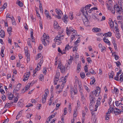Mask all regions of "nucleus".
Instances as JSON below:
<instances>
[{"instance_id": "72a5a7b5", "label": "nucleus", "mask_w": 123, "mask_h": 123, "mask_svg": "<svg viewBox=\"0 0 123 123\" xmlns=\"http://www.w3.org/2000/svg\"><path fill=\"white\" fill-rule=\"evenodd\" d=\"M71 47H70L69 46V44H67L66 46L65 49L66 50H68L69 49H71Z\"/></svg>"}, {"instance_id": "49530a36", "label": "nucleus", "mask_w": 123, "mask_h": 123, "mask_svg": "<svg viewBox=\"0 0 123 123\" xmlns=\"http://www.w3.org/2000/svg\"><path fill=\"white\" fill-rule=\"evenodd\" d=\"M67 108H64L63 110V114L64 115H65L66 114L67 112Z\"/></svg>"}, {"instance_id": "9d476101", "label": "nucleus", "mask_w": 123, "mask_h": 123, "mask_svg": "<svg viewBox=\"0 0 123 123\" xmlns=\"http://www.w3.org/2000/svg\"><path fill=\"white\" fill-rule=\"evenodd\" d=\"M55 11L58 15H60L62 14H63L62 11L60 10L58 8H56L55 9Z\"/></svg>"}, {"instance_id": "2eb2a0df", "label": "nucleus", "mask_w": 123, "mask_h": 123, "mask_svg": "<svg viewBox=\"0 0 123 123\" xmlns=\"http://www.w3.org/2000/svg\"><path fill=\"white\" fill-rule=\"evenodd\" d=\"M0 37L2 38L4 37L5 36V34L3 30L1 29L0 32Z\"/></svg>"}, {"instance_id": "412c9836", "label": "nucleus", "mask_w": 123, "mask_h": 123, "mask_svg": "<svg viewBox=\"0 0 123 123\" xmlns=\"http://www.w3.org/2000/svg\"><path fill=\"white\" fill-rule=\"evenodd\" d=\"M16 4L20 7H22L23 6V4L22 2L19 0H17Z\"/></svg>"}, {"instance_id": "052dcab7", "label": "nucleus", "mask_w": 123, "mask_h": 123, "mask_svg": "<svg viewBox=\"0 0 123 123\" xmlns=\"http://www.w3.org/2000/svg\"><path fill=\"white\" fill-rule=\"evenodd\" d=\"M71 41L70 42H72L75 37V36L74 35H72L71 36Z\"/></svg>"}, {"instance_id": "6e6552de", "label": "nucleus", "mask_w": 123, "mask_h": 123, "mask_svg": "<svg viewBox=\"0 0 123 123\" xmlns=\"http://www.w3.org/2000/svg\"><path fill=\"white\" fill-rule=\"evenodd\" d=\"M68 17L67 16L66 14H65L63 18L62 19L64 22L66 24L67 23L68 21Z\"/></svg>"}, {"instance_id": "c756f323", "label": "nucleus", "mask_w": 123, "mask_h": 123, "mask_svg": "<svg viewBox=\"0 0 123 123\" xmlns=\"http://www.w3.org/2000/svg\"><path fill=\"white\" fill-rule=\"evenodd\" d=\"M31 84V83H28L25 86V90H28V89H29L30 87V85Z\"/></svg>"}, {"instance_id": "bf43d9fd", "label": "nucleus", "mask_w": 123, "mask_h": 123, "mask_svg": "<svg viewBox=\"0 0 123 123\" xmlns=\"http://www.w3.org/2000/svg\"><path fill=\"white\" fill-rule=\"evenodd\" d=\"M119 111H114V113L115 114V115H117L118 114H119L120 113V110H119Z\"/></svg>"}, {"instance_id": "0e129e2a", "label": "nucleus", "mask_w": 123, "mask_h": 123, "mask_svg": "<svg viewBox=\"0 0 123 123\" xmlns=\"http://www.w3.org/2000/svg\"><path fill=\"white\" fill-rule=\"evenodd\" d=\"M80 42V38H78L77 40L75 42H74V43L76 45V44L78 43H79Z\"/></svg>"}, {"instance_id": "9b49d317", "label": "nucleus", "mask_w": 123, "mask_h": 123, "mask_svg": "<svg viewBox=\"0 0 123 123\" xmlns=\"http://www.w3.org/2000/svg\"><path fill=\"white\" fill-rule=\"evenodd\" d=\"M109 24L110 26L112 28L114 26L113 22L111 18H110L109 20Z\"/></svg>"}, {"instance_id": "ddd939ff", "label": "nucleus", "mask_w": 123, "mask_h": 123, "mask_svg": "<svg viewBox=\"0 0 123 123\" xmlns=\"http://www.w3.org/2000/svg\"><path fill=\"white\" fill-rule=\"evenodd\" d=\"M111 35L112 33L110 31L109 32L107 33L104 34L103 35L104 36L107 37H110L111 36Z\"/></svg>"}, {"instance_id": "5701e85b", "label": "nucleus", "mask_w": 123, "mask_h": 123, "mask_svg": "<svg viewBox=\"0 0 123 123\" xmlns=\"http://www.w3.org/2000/svg\"><path fill=\"white\" fill-rule=\"evenodd\" d=\"M65 67L63 66V65L61 66L60 68V69L61 70V72L62 73H63L65 71Z\"/></svg>"}, {"instance_id": "8fccbe9b", "label": "nucleus", "mask_w": 123, "mask_h": 123, "mask_svg": "<svg viewBox=\"0 0 123 123\" xmlns=\"http://www.w3.org/2000/svg\"><path fill=\"white\" fill-rule=\"evenodd\" d=\"M84 69L85 72L86 73L88 71V68L87 65H86L84 67Z\"/></svg>"}, {"instance_id": "a878e982", "label": "nucleus", "mask_w": 123, "mask_h": 123, "mask_svg": "<svg viewBox=\"0 0 123 123\" xmlns=\"http://www.w3.org/2000/svg\"><path fill=\"white\" fill-rule=\"evenodd\" d=\"M95 97H91L90 98V100L91 102V103H93L95 102V101L94 100L95 99Z\"/></svg>"}, {"instance_id": "ea45409f", "label": "nucleus", "mask_w": 123, "mask_h": 123, "mask_svg": "<svg viewBox=\"0 0 123 123\" xmlns=\"http://www.w3.org/2000/svg\"><path fill=\"white\" fill-rule=\"evenodd\" d=\"M33 30L32 29H31V39H33Z\"/></svg>"}, {"instance_id": "f8f14e48", "label": "nucleus", "mask_w": 123, "mask_h": 123, "mask_svg": "<svg viewBox=\"0 0 123 123\" xmlns=\"http://www.w3.org/2000/svg\"><path fill=\"white\" fill-rule=\"evenodd\" d=\"M93 31L94 32H97L100 31L101 30L100 28H94L92 29Z\"/></svg>"}, {"instance_id": "f03ea898", "label": "nucleus", "mask_w": 123, "mask_h": 123, "mask_svg": "<svg viewBox=\"0 0 123 123\" xmlns=\"http://www.w3.org/2000/svg\"><path fill=\"white\" fill-rule=\"evenodd\" d=\"M88 10L85 8L84 7H82L81 10V12L83 14V15L84 16L85 18L88 20L87 16H88L87 13Z\"/></svg>"}, {"instance_id": "4468645a", "label": "nucleus", "mask_w": 123, "mask_h": 123, "mask_svg": "<svg viewBox=\"0 0 123 123\" xmlns=\"http://www.w3.org/2000/svg\"><path fill=\"white\" fill-rule=\"evenodd\" d=\"M103 40L104 42L106 43L108 45H111V43L110 41L108 39H106L105 37H104L103 38Z\"/></svg>"}, {"instance_id": "4be33fe9", "label": "nucleus", "mask_w": 123, "mask_h": 123, "mask_svg": "<svg viewBox=\"0 0 123 123\" xmlns=\"http://www.w3.org/2000/svg\"><path fill=\"white\" fill-rule=\"evenodd\" d=\"M4 49V47H2L1 51L0 53V55H1L2 57H4V55L3 54V52Z\"/></svg>"}, {"instance_id": "39448f33", "label": "nucleus", "mask_w": 123, "mask_h": 123, "mask_svg": "<svg viewBox=\"0 0 123 123\" xmlns=\"http://www.w3.org/2000/svg\"><path fill=\"white\" fill-rule=\"evenodd\" d=\"M61 38V35L60 34H59L55 37L54 41L55 42H58L62 40Z\"/></svg>"}, {"instance_id": "1a4fd4ad", "label": "nucleus", "mask_w": 123, "mask_h": 123, "mask_svg": "<svg viewBox=\"0 0 123 123\" xmlns=\"http://www.w3.org/2000/svg\"><path fill=\"white\" fill-rule=\"evenodd\" d=\"M78 88L79 92L80 93H82L83 92V90L82 89V85L81 84H80L78 83Z\"/></svg>"}, {"instance_id": "4d7b16f0", "label": "nucleus", "mask_w": 123, "mask_h": 123, "mask_svg": "<svg viewBox=\"0 0 123 123\" xmlns=\"http://www.w3.org/2000/svg\"><path fill=\"white\" fill-rule=\"evenodd\" d=\"M110 116V115L106 114L105 119L106 120H109V116Z\"/></svg>"}, {"instance_id": "4c0bfd02", "label": "nucleus", "mask_w": 123, "mask_h": 123, "mask_svg": "<svg viewBox=\"0 0 123 123\" xmlns=\"http://www.w3.org/2000/svg\"><path fill=\"white\" fill-rule=\"evenodd\" d=\"M115 63H116V65L119 68H120V67L119 66L121 65V63L119 61H117V62H115Z\"/></svg>"}, {"instance_id": "a18cd8bd", "label": "nucleus", "mask_w": 123, "mask_h": 123, "mask_svg": "<svg viewBox=\"0 0 123 123\" xmlns=\"http://www.w3.org/2000/svg\"><path fill=\"white\" fill-rule=\"evenodd\" d=\"M115 103L116 104V106L117 107H118L119 106V105H120V104H121V105L122 104L121 103H119V101H117L115 102Z\"/></svg>"}, {"instance_id": "e433bc0d", "label": "nucleus", "mask_w": 123, "mask_h": 123, "mask_svg": "<svg viewBox=\"0 0 123 123\" xmlns=\"http://www.w3.org/2000/svg\"><path fill=\"white\" fill-rule=\"evenodd\" d=\"M113 74H114V72L113 71H112L111 73H110L109 75V78H112L113 79Z\"/></svg>"}, {"instance_id": "393cba45", "label": "nucleus", "mask_w": 123, "mask_h": 123, "mask_svg": "<svg viewBox=\"0 0 123 123\" xmlns=\"http://www.w3.org/2000/svg\"><path fill=\"white\" fill-rule=\"evenodd\" d=\"M18 105L19 107H22L24 106V104L22 102H20V101H19V102L17 104Z\"/></svg>"}, {"instance_id": "f3484780", "label": "nucleus", "mask_w": 123, "mask_h": 123, "mask_svg": "<svg viewBox=\"0 0 123 123\" xmlns=\"http://www.w3.org/2000/svg\"><path fill=\"white\" fill-rule=\"evenodd\" d=\"M14 95L12 94L11 92L9 93L8 99L10 100H12L13 98Z\"/></svg>"}, {"instance_id": "774afa93", "label": "nucleus", "mask_w": 123, "mask_h": 123, "mask_svg": "<svg viewBox=\"0 0 123 123\" xmlns=\"http://www.w3.org/2000/svg\"><path fill=\"white\" fill-rule=\"evenodd\" d=\"M0 92L2 94H4L5 93V92L4 90L2 89H0Z\"/></svg>"}, {"instance_id": "7c9ffc66", "label": "nucleus", "mask_w": 123, "mask_h": 123, "mask_svg": "<svg viewBox=\"0 0 123 123\" xmlns=\"http://www.w3.org/2000/svg\"><path fill=\"white\" fill-rule=\"evenodd\" d=\"M80 75L82 79H84L85 76V73L84 72H81Z\"/></svg>"}, {"instance_id": "338daca9", "label": "nucleus", "mask_w": 123, "mask_h": 123, "mask_svg": "<svg viewBox=\"0 0 123 123\" xmlns=\"http://www.w3.org/2000/svg\"><path fill=\"white\" fill-rule=\"evenodd\" d=\"M118 122L119 123H123V119H120L118 120Z\"/></svg>"}, {"instance_id": "473e14b6", "label": "nucleus", "mask_w": 123, "mask_h": 123, "mask_svg": "<svg viewBox=\"0 0 123 123\" xmlns=\"http://www.w3.org/2000/svg\"><path fill=\"white\" fill-rule=\"evenodd\" d=\"M54 28L57 30H58L61 28V27L59 26L58 24H57V25L54 26Z\"/></svg>"}, {"instance_id": "c85d7f7f", "label": "nucleus", "mask_w": 123, "mask_h": 123, "mask_svg": "<svg viewBox=\"0 0 123 123\" xmlns=\"http://www.w3.org/2000/svg\"><path fill=\"white\" fill-rule=\"evenodd\" d=\"M53 96H51V97L50 98V99L49 101V102L48 103V105H51V104L52 102V101L53 99Z\"/></svg>"}, {"instance_id": "cd10ccee", "label": "nucleus", "mask_w": 123, "mask_h": 123, "mask_svg": "<svg viewBox=\"0 0 123 123\" xmlns=\"http://www.w3.org/2000/svg\"><path fill=\"white\" fill-rule=\"evenodd\" d=\"M60 76V73L59 72L56 71V75L55 76V78L59 79Z\"/></svg>"}, {"instance_id": "3c124183", "label": "nucleus", "mask_w": 123, "mask_h": 123, "mask_svg": "<svg viewBox=\"0 0 123 123\" xmlns=\"http://www.w3.org/2000/svg\"><path fill=\"white\" fill-rule=\"evenodd\" d=\"M19 90V88H18L16 87V88L15 89L13 90V92L14 93H16Z\"/></svg>"}, {"instance_id": "79ce46f5", "label": "nucleus", "mask_w": 123, "mask_h": 123, "mask_svg": "<svg viewBox=\"0 0 123 123\" xmlns=\"http://www.w3.org/2000/svg\"><path fill=\"white\" fill-rule=\"evenodd\" d=\"M64 86V84L63 83V82L62 83L60 88L59 90L61 92L62 91V89H63V88Z\"/></svg>"}, {"instance_id": "6ab92c4d", "label": "nucleus", "mask_w": 123, "mask_h": 123, "mask_svg": "<svg viewBox=\"0 0 123 123\" xmlns=\"http://www.w3.org/2000/svg\"><path fill=\"white\" fill-rule=\"evenodd\" d=\"M74 58L71 55H70V58L68 62V64L69 65L72 62V60H73Z\"/></svg>"}, {"instance_id": "e2e57ef3", "label": "nucleus", "mask_w": 123, "mask_h": 123, "mask_svg": "<svg viewBox=\"0 0 123 123\" xmlns=\"http://www.w3.org/2000/svg\"><path fill=\"white\" fill-rule=\"evenodd\" d=\"M87 59L88 63H90L92 62V61L90 57L87 58Z\"/></svg>"}, {"instance_id": "09e8293b", "label": "nucleus", "mask_w": 123, "mask_h": 123, "mask_svg": "<svg viewBox=\"0 0 123 123\" xmlns=\"http://www.w3.org/2000/svg\"><path fill=\"white\" fill-rule=\"evenodd\" d=\"M93 78L92 80L90 82V84L91 85H92L94 84V82L95 81V80L94 78L93 77Z\"/></svg>"}, {"instance_id": "aec40b11", "label": "nucleus", "mask_w": 123, "mask_h": 123, "mask_svg": "<svg viewBox=\"0 0 123 123\" xmlns=\"http://www.w3.org/2000/svg\"><path fill=\"white\" fill-rule=\"evenodd\" d=\"M81 98L82 101H84L85 100V97L84 96L83 93H80Z\"/></svg>"}, {"instance_id": "c03bdc74", "label": "nucleus", "mask_w": 123, "mask_h": 123, "mask_svg": "<svg viewBox=\"0 0 123 123\" xmlns=\"http://www.w3.org/2000/svg\"><path fill=\"white\" fill-rule=\"evenodd\" d=\"M59 80V79L55 78L54 79V83L55 85H56L57 84V81Z\"/></svg>"}, {"instance_id": "423d86ee", "label": "nucleus", "mask_w": 123, "mask_h": 123, "mask_svg": "<svg viewBox=\"0 0 123 123\" xmlns=\"http://www.w3.org/2000/svg\"><path fill=\"white\" fill-rule=\"evenodd\" d=\"M47 97V93L46 92H45L44 94V96L43 97H42V102L43 104L45 103V102L46 98Z\"/></svg>"}, {"instance_id": "b1692460", "label": "nucleus", "mask_w": 123, "mask_h": 123, "mask_svg": "<svg viewBox=\"0 0 123 123\" xmlns=\"http://www.w3.org/2000/svg\"><path fill=\"white\" fill-rule=\"evenodd\" d=\"M112 92L114 94V93H116V94H118V89L116 87H114V91L113 92L112 91Z\"/></svg>"}, {"instance_id": "de8ad7c7", "label": "nucleus", "mask_w": 123, "mask_h": 123, "mask_svg": "<svg viewBox=\"0 0 123 123\" xmlns=\"http://www.w3.org/2000/svg\"><path fill=\"white\" fill-rule=\"evenodd\" d=\"M89 71L90 73H91L92 74H96V73L92 69H90Z\"/></svg>"}, {"instance_id": "37998d69", "label": "nucleus", "mask_w": 123, "mask_h": 123, "mask_svg": "<svg viewBox=\"0 0 123 123\" xmlns=\"http://www.w3.org/2000/svg\"><path fill=\"white\" fill-rule=\"evenodd\" d=\"M77 110L76 109L74 110V113L73 114V116L74 117H76L77 115V112H76Z\"/></svg>"}, {"instance_id": "864d4df0", "label": "nucleus", "mask_w": 123, "mask_h": 123, "mask_svg": "<svg viewBox=\"0 0 123 123\" xmlns=\"http://www.w3.org/2000/svg\"><path fill=\"white\" fill-rule=\"evenodd\" d=\"M39 79L41 81L42 80V79H43L44 78V77L43 75L42 74H41L39 76Z\"/></svg>"}, {"instance_id": "c9c22d12", "label": "nucleus", "mask_w": 123, "mask_h": 123, "mask_svg": "<svg viewBox=\"0 0 123 123\" xmlns=\"http://www.w3.org/2000/svg\"><path fill=\"white\" fill-rule=\"evenodd\" d=\"M81 66V65L80 63H78L77 65V70L80 71V68Z\"/></svg>"}, {"instance_id": "13d9d810", "label": "nucleus", "mask_w": 123, "mask_h": 123, "mask_svg": "<svg viewBox=\"0 0 123 123\" xmlns=\"http://www.w3.org/2000/svg\"><path fill=\"white\" fill-rule=\"evenodd\" d=\"M94 92H91L90 93V97H95L94 96Z\"/></svg>"}, {"instance_id": "680f3d73", "label": "nucleus", "mask_w": 123, "mask_h": 123, "mask_svg": "<svg viewBox=\"0 0 123 123\" xmlns=\"http://www.w3.org/2000/svg\"><path fill=\"white\" fill-rule=\"evenodd\" d=\"M86 113H85L84 111H82V117H83V119H85V118L84 117H85V116L86 115Z\"/></svg>"}, {"instance_id": "58836bf2", "label": "nucleus", "mask_w": 123, "mask_h": 123, "mask_svg": "<svg viewBox=\"0 0 123 123\" xmlns=\"http://www.w3.org/2000/svg\"><path fill=\"white\" fill-rule=\"evenodd\" d=\"M93 92H94V93L96 96H98L99 95V93L96 90H95V91Z\"/></svg>"}, {"instance_id": "0eeeda50", "label": "nucleus", "mask_w": 123, "mask_h": 123, "mask_svg": "<svg viewBox=\"0 0 123 123\" xmlns=\"http://www.w3.org/2000/svg\"><path fill=\"white\" fill-rule=\"evenodd\" d=\"M30 74V72H29L27 74H25L24 75V79H23V80L24 81H25L26 80H27L28 79V77Z\"/></svg>"}, {"instance_id": "f704fd0d", "label": "nucleus", "mask_w": 123, "mask_h": 123, "mask_svg": "<svg viewBox=\"0 0 123 123\" xmlns=\"http://www.w3.org/2000/svg\"><path fill=\"white\" fill-rule=\"evenodd\" d=\"M116 36L118 39L120 37V35L119 32H116Z\"/></svg>"}, {"instance_id": "20e7f679", "label": "nucleus", "mask_w": 123, "mask_h": 123, "mask_svg": "<svg viewBox=\"0 0 123 123\" xmlns=\"http://www.w3.org/2000/svg\"><path fill=\"white\" fill-rule=\"evenodd\" d=\"M71 97L73 98L74 97V95L76 94H77V90L76 89V90L74 89L73 90H72L71 91Z\"/></svg>"}, {"instance_id": "6e6d98bb", "label": "nucleus", "mask_w": 123, "mask_h": 123, "mask_svg": "<svg viewBox=\"0 0 123 123\" xmlns=\"http://www.w3.org/2000/svg\"><path fill=\"white\" fill-rule=\"evenodd\" d=\"M21 65V64H20V61H19L18 62H17L16 65V66L17 67L20 68Z\"/></svg>"}, {"instance_id": "f257e3e1", "label": "nucleus", "mask_w": 123, "mask_h": 123, "mask_svg": "<svg viewBox=\"0 0 123 123\" xmlns=\"http://www.w3.org/2000/svg\"><path fill=\"white\" fill-rule=\"evenodd\" d=\"M114 9L116 11V13L120 14H121V12H123V9L122 7L119 6L118 4H117L114 5Z\"/></svg>"}, {"instance_id": "2f4dec72", "label": "nucleus", "mask_w": 123, "mask_h": 123, "mask_svg": "<svg viewBox=\"0 0 123 123\" xmlns=\"http://www.w3.org/2000/svg\"><path fill=\"white\" fill-rule=\"evenodd\" d=\"M39 8L40 9V12H43V10L42 8V4L41 3H40L39 4Z\"/></svg>"}, {"instance_id": "69168bd1", "label": "nucleus", "mask_w": 123, "mask_h": 123, "mask_svg": "<svg viewBox=\"0 0 123 123\" xmlns=\"http://www.w3.org/2000/svg\"><path fill=\"white\" fill-rule=\"evenodd\" d=\"M21 86V84H19L17 85L16 87L20 89V88Z\"/></svg>"}, {"instance_id": "7ed1b4c3", "label": "nucleus", "mask_w": 123, "mask_h": 123, "mask_svg": "<svg viewBox=\"0 0 123 123\" xmlns=\"http://www.w3.org/2000/svg\"><path fill=\"white\" fill-rule=\"evenodd\" d=\"M47 39V36L43 34L41 40L43 44L45 46H46L47 44L45 42V40Z\"/></svg>"}, {"instance_id": "dca6fc26", "label": "nucleus", "mask_w": 123, "mask_h": 123, "mask_svg": "<svg viewBox=\"0 0 123 123\" xmlns=\"http://www.w3.org/2000/svg\"><path fill=\"white\" fill-rule=\"evenodd\" d=\"M101 99V97H99L97 99V101L96 103V105H98V106L100 104V101Z\"/></svg>"}, {"instance_id": "a211bd4d", "label": "nucleus", "mask_w": 123, "mask_h": 123, "mask_svg": "<svg viewBox=\"0 0 123 123\" xmlns=\"http://www.w3.org/2000/svg\"><path fill=\"white\" fill-rule=\"evenodd\" d=\"M69 17L70 19L72 20L73 19L74 17L73 16V13L72 12H70L69 14Z\"/></svg>"}, {"instance_id": "603ef678", "label": "nucleus", "mask_w": 123, "mask_h": 123, "mask_svg": "<svg viewBox=\"0 0 123 123\" xmlns=\"http://www.w3.org/2000/svg\"><path fill=\"white\" fill-rule=\"evenodd\" d=\"M25 55L26 56H30V54L28 53V51L26 50H25Z\"/></svg>"}, {"instance_id": "bb28decb", "label": "nucleus", "mask_w": 123, "mask_h": 123, "mask_svg": "<svg viewBox=\"0 0 123 123\" xmlns=\"http://www.w3.org/2000/svg\"><path fill=\"white\" fill-rule=\"evenodd\" d=\"M39 66H41V65H40L39 64H37V67L35 69V70L36 71H38L40 69V68Z\"/></svg>"}, {"instance_id": "5fc2aeb1", "label": "nucleus", "mask_w": 123, "mask_h": 123, "mask_svg": "<svg viewBox=\"0 0 123 123\" xmlns=\"http://www.w3.org/2000/svg\"><path fill=\"white\" fill-rule=\"evenodd\" d=\"M96 90L99 93H100V88L99 87H96Z\"/></svg>"}, {"instance_id": "a19ab883", "label": "nucleus", "mask_w": 123, "mask_h": 123, "mask_svg": "<svg viewBox=\"0 0 123 123\" xmlns=\"http://www.w3.org/2000/svg\"><path fill=\"white\" fill-rule=\"evenodd\" d=\"M91 5L90 4H89L86 5L84 7L87 10L90 8V7L91 6Z\"/></svg>"}]
</instances>
